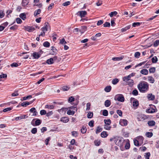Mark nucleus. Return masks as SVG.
Wrapping results in <instances>:
<instances>
[{"label": "nucleus", "mask_w": 159, "mask_h": 159, "mask_svg": "<svg viewBox=\"0 0 159 159\" xmlns=\"http://www.w3.org/2000/svg\"><path fill=\"white\" fill-rule=\"evenodd\" d=\"M157 58L156 56H154L152 59V61L153 63H156L157 61Z\"/></svg>", "instance_id": "43"}, {"label": "nucleus", "mask_w": 159, "mask_h": 159, "mask_svg": "<svg viewBox=\"0 0 159 159\" xmlns=\"http://www.w3.org/2000/svg\"><path fill=\"white\" fill-rule=\"evenodd\" d=\"M60 120L64 123H67L69 121V119L67 117H63Z\"/></svg>", "instance_id": "20"}, {"label": "nucleus", "mask_w": 159, "mask_h": 159, "mask_svg": "<svg viewBox=\"0 0 159 159\" xmlns=\"http://www.w3.org/2000/svg\"><path fill=\"white\" fill-rule=\"evenodd\" d=\"M140 55V53L139 52H136L134 54V57L137 58H139Z\"/></svg>", "instance_id": "60"}, {"label": "nucleus", "mask_w": 159, "mask_h": 159, "mask_svg": "<svg viewBox=\"0 0 159 159\" xmlns=\"http://www.w3.org/2000/svg\"><path fill=\"white\" fill-rule=\"evenodd\" d=\"M11 67H17L19 66L18 64L16 62H14L11 64Z\"/></svg>", "instance_id": "58"}, {"label": "nucleus", "mask_w": 159, "mask_h": 159, "mask_svg": "<svg viewBox=\"0 0 159 159\" xmlns=\"http://www.w3.org/2000/svg\"><path fill=\"white\" fill-rule=\"evenodd\" d=\"M111 104V101L108 100H106L105 102V106L106 107H109L110 106Z\"/></svg>", "instance_id": "27"}, {"label": "nucleus", "mask_w": 159, "mask_h": 159, "mask_svg": "<svg viewBox=\"0 0 159 159\" xmlns=\"http://www.w3.org/2000/svg\"><path fill=\"white\" fill-rule=\"evenodd\" d=\"M132 93L134 95L136 96L138 95V92L137 89H135L132 91Z\"/></svg>", "instance_id": "50"}, {"label": "nucleus", "mask_w": 159, "mask_h": 159, "mask_svg": "<svg viewBox=\"0 0 159 159\" xmlns=\"http://www.w3.org/2000/svg\"><path fill=\"white\" fill-rule=\"evenodd\" d=\"M54 107V106L53 105H47L45 106V108L49 109H52Z\"/></svg>", "instance_id": "46"}, {"label": "nucleus", "mask_w": 159, "mask_h": 159, "mask_svg": "<svg viewBox=\"0 0 159 159\" xmlns=\"http://www.w3.org/2000/svg\"><path fill=\"white\" fill-rule=\"evenodd\" d=\"M102 130V128H101L100 126H98L97 127V129H96V134H98V133L100 132Z\"/></svg>", "instance_id": "39"}, {"label": "nucleus", "mask_w": 159, "mask_h": 159, "mask_svg": "<svg viewBox=\"0 0 159 159\" xmlns=\"http://www.w3.org/2000/svg\"><path fill=\"white\" fill-rule=\"evenodd\" d=\"M37 132V129L36 128H34L31 130V132L33 134H35Z\"/></svg>", "instance_id": "61"}, {"label": "nucleus", "mask_w": 159, "mask_h": 159, "mask_svg": "<svg viewBox=\"0 0 159 159\" xmlns=\"http://www.w3.org/2000/svg\"><path fill=\"white\" fill-rule=\"evenodd\" d=\"M143 140V138L142 136H139L138 138V140L135 139L134 140V144L136 146L141 145Z\"/></svg>", "instance_id": "3"}, {"label": "nucleus", "mask_w": 159, "mask_h": 159, "mask_svg": "<svg viewBox=\"0 0 159 159\" xmlns=\"http://www.w3.org/2000/svg\"><path fill=\"white\" fill-rule=\"evenodd\" d=\"M41 12V10L40 9H38L35 10L34 12V16L36 17Z\"/></svg>", "instance_id": "24"}, {"label": "nucleus", "mask_w": 159, "mask_h": 159, "mask_svg": "<svg viewBox=\"0 0 159 159\" xmlns=\"http://www.w3.org/2000/svg\"><path fill=\"white\" fill-rule=\"evenodd\" d=\"M114 99L115 100H118L119 101L123 102L124 101L125 98L122 94H118L115 96Z\"/></svg>", "instance_id": "6"}, {"label": "nucleus", "mask_w": 159, "mask_h": 159, "mask_svg": "<svg viewBox=\"0 0 159 159\" xmlns=\"http://www.w3.org/2000/svg\"><path fill=\"white\" fill-rule=\"evenodd\" d=\"M155 122L154 120H151L148 122V124L149 126H153L155 125Z\"/></svg>", "instance_id": "22"}, {"label": "nucleus", "mask_w": 159, "mask_h": 159, "mask_svg": "<svg viewBox=\"0 0 159 159\" xmlns=\"http://www.w3.org/2000/svg\"><path fill=\"white\" fill-rule=\"evenodd\" d=\"M108 135V134H107V132L106 131H103L101 134V136L102 138H106Z\"/></svg>", "instance_id": "26"}, {"label": "nucleus", "mask_w": 159, "mask_h": 159, "mask_svg": "<svg viewBox=\"0 0 159 159\" xmlns=\"http://www.w3.org/2000/svg\"><path fill=\"white\" fill-rule=\"evenodd\" d=\"M104 21L102 20H98L97 23V25L98 26H99L102 24L103 23Z\"/></svg>", "instance_id": "63"}, {"label": "nucleus", "mask_w": 159, "mask_h": 159, "mask_svg": "<svg viewBox=\"0 0 159 159\" xmlns=\"http://www.w3.org/2000/svg\"><path fill=\"white\" fill-rule=\"evenodd\" d=\"M152 107H150V108L146 110V112L147 113H153L157 112V109L156 107L154 105H152Z\"/></svg>", "instance_id": "7"}, {"label": "nucleus", "mask_w": 159, "mask_h": 159, "mask_svg": "<svg viewBox=\"0 0 159 159\" xmlns=\"http://www.w3.org/2000/svg\"><path fill=\"white\" fill-rule=\"evenodd\" d=\"M123 80L126 82L127 84H128L129 86L132 87L133 86L134 84V81L133 80L131 79H129V80H125L124 79V77L123 78Z\"/></svg>", "instance_id": "8"}, {"label": "nucleus", "mask_w": 159, "mask_h": 159, "mask_svg": "<svg viewBox=\"0 0 159 159\" xmlns=\"http://www.w3.org/2000/svg\"><path fill=\"white\" fill-rule=\"evenodd\" d=\"M4 16L3 11L2 10H0V18H3Z\"/></svg>", "instance_id": "54"}, {"label": "nucleus", "mask_w": 159, "mask_h": 159, "mask_svg": "<svg viewBox=\"0 0 159 159\" xmlns=\"http://www.w3.org/2000/svg\"><path fill=\"white\" fill-rule=\"evenodd\" d=\"M135 74L136 73H132L129 75L126 76H124L123 77H124V79L125 80H126L127 79L129 80V79H131V77L134 76Z\"/></svg>", "instance_id": "15"}, {"label": "nucleus", "mask_w": 159, "mask_h": 159, "mask_svg": "<svg viewBox=\"0 0 159 159\" xmlns=\"http://www.w3.org/2000/svg\"><path fill=\"white\" fill-rule=\"evenodd\" d=\"M138 88L140 92L144 93L148 90L149 85L147 82L143 81L139 83L138 85Z\"/></svg>", "instance_id": "1"}, {"label": "nucleus", "mask_w": 159, "mask_h": 159, "mask_svg": "<svg viewBox=\"0 0 159 159\" xmlns=\"http://www.w3.org/2000/svg\"><path fill=\"white\" fill-rule=\"evenodd\" d=\"M34 99L33 101H30L29 102L27 101H26L25 102V104L26 107L27 106L31 104H32L33 102L34 101Z\"/></svg>", "instance_id": "59"}, {"label": "nucleus", "mask_w": 159, "mask_h": 159, "mask_svg": "<svg viewBox=\"0 0 159 159\" xmlns=\"http://www.w3.org/2000/svg\"><path fill=\"white\" fill-rule=\"evenodd\" d=\"M87 131V129L86 127L83 126L81 129V132L83 134L85 133Z\"/></svg>", "instance_id": "44"}, {"label": "nucleus", "mask_w": 159, "mask_h": 159, "mask_svg": "<svg viewBox=\"0 0 159 159\" xmlns=\"http://www.w3.org/2000/svg\"><path fill=\"white\" fill-rule=\"evenodd\" d=\"M18 28V26L16 25H14L10 27V30H15L17 29Z\"/></svg>", "instance_id": "47"}, {"label": "nucleus", "mask_w": 159, "mask_h": 159, "mask_svg": "<svg viewBox=\"0 0 159 159\" xmlns=\"http://www.w3.org/2000/svg\"><path fill=\"white\" fill-rule=\"evenodd\" d=\"M72 135L75 137H76L78 136V134L77 131H73L71 132Z\"/></svg>", "instance_id": "49"}, {"label": "nucleus", "mask_w": 159, "mask_h": 159, "mask_svg": "<svg viewBox=\"0 0 159 159\" xmlns=\"http://www.w3.org/2000/svg\"><path fill=\"white\" fill-rule=\"evenodd\" d=\"M29 3V2L27 0H23L22 2V5L23 6H25Z\"/></svg>", "instance_id": "41"}, {"label": "nucleus", "mask_w": 159, "mask_h": 159, "mask_svg": "<svg viewBox=\"0 0 159 159\" xmlns=\"http://www.w3.org/2000/svg\"><path fill=\"white\" fill-rule=\"evenodd\" d=\"M103 25L104 27H109L110 26V24L109 22H106Z\"/></svg>", "instance_id": "56"}, {"label": "nucleus", "mask_w": 159, "mask_h": 159, "mask_svg": "<svg viewBox=\"0 0 159 159\" xmlns=\"http://www.w3.org/2000/svg\"><path fill=\"white\" fill-rule=\"evenodd\" d=\"M43 45L44 47L46 48H48L50 46V43L46 41L43 43Z\"/></svg>", "instance_id": "36"}, {"label": "nucleus", "mask_w": 159, "mask_h": 159, "mask_svg": "<svg viewBox=\"0 0 159 159\" xmlns=\"http://www.w3.org/2000/svg\"><path fill=\"white\" fill-rule=\"evenodd\" d=\"M119 80L117 78L114 79L112 80V83L113 84L115 85L117 84L119 81Z\"/></svg>", "instance_id": "34"}, {"label": "nucleus", "mask_w": 159, "mask_h": 159, "mask_svg": "<svg viewBox=\"0 0 159 159\" xmlns=\"http://www.w3.org/2000/svg\"><path fill=\"white\" fill-rule=\"evenodd\" d=\"M131 27V26L130 25H128L124 28H122L121 30V31L122 32H124L126 31L127 30L130 29Z\"/></svg>", "instance_id": "32"}, {"label": "nucleus", "mask_w": 159, "mask_h": 159, "mask_svg": "<svg viewBox=\"0 0 159 159\" xmlns=\"http://www.w3.org/2000/svg\"><path fill=\"white\" fill-rule=\"evenodd\" d=\"M16 21L17 24H20L22 22L21 20L19 18H16Z\"/></svg>", "instance_id": "62"}, {"label": "nucleus", "mask_w": 159, "mask_h": 159, "mask_svg": "<svg viewBox=\"0 0 159 159\" xmlns=\"http://www.w3.org/2000/svg\"><path fill=\"white\" fill-rule=\"evenodd\" d=\"M149 72L150 73H154L156 70L155 68L154 67H152L150 68L149 69Z\"/></svg>", "instance_id": "45"}, {"label": "nucleus", "mask_w": 159, "mask_h": 159, "mask_svg": "<svg viewBox=\"0 0 159 159\" xmlns=\"http://www.w3.org/2000/svg\"><path fill=\"white\" fill-rule=\"evenodd\" d=\"M75 113V111H74L69 110L67 112V114L68 115H73Z\"/></svg>", "instance_id": "42"}, {"label": "nucleus", "mask_w": 159, "mask_h": 159, "mask_svg": "<svg viewBox=\"0 0 159 159\" xmlns=\"http://www.w3.org/2000/svg\"><path fill=\"white\" fill-rule=\"evenodd\" d=\"M36 28V27H33V26H25V30H26L28 31L29 32H32L34 31L35 30V28Z\"/></svg>", "instance_id": "10"}, {"label": "nucleus", "mask_w": 159, "mask_h": 159, "mask_svg": "<svg viewBox=\"0 0 159 159\" xmlns=\"http://www.w3.org/2000/svg\"><path fill=\"white\" fill-rule=\"evenodd\" d=\"M51 51H52L50 52V54L51 55H55L57 54V49L54 47H51Z\"/></svg>", "instance_id": "11"}, {"label": "nucleus", "mask_w": 159, "mask_h": 159, "mask_svg": "<svg viewBox=\"0 0 159 159\" xmlns=\"http://www.w3.org/2000/svg\"><path fill=\"white\" fill-rule=\"evenodd\" d=\"M130 101L131 102H132L133 106L134 107V109H136L139 105L138 101L133 98H131Z\"/></svg>", "instance_id": "4"}, {"label": "nucleus", "mask_w": 159, "mask_h": 159, "mask_svg": "<svg viewBox=\"0 0 159 159\" xmlns=\"http://www.w3.org/2000/svg\"><path fill=\"white\" fill-rule=\"evenodd\" d=\"M93 112L89 111L88 112L87 115V117L88 118H91L93 117Z\"/></svg>", "instance_id": "37"}, {"label": "nucleus", "mask_w": 159, "mask_h": 159, "mask_svg": "<svg viewBox=\"0 0 159 159\" xmlns=\"http://www.w3.org/2000/svg\"><path fill=\"white\" fill-rule=\"evenodd\" d=\"M77 14L82 18L85 17V16L87 15V12L85 11H79Z\"/></svg>", "instance_id": "9"}, {"label": "nucleus", "mask_w": 159, "mask_h": 159, "mask_svg": "<svg viewBox=\"0 0 159 159\" xmlns=\"http://www.w3.org/2000/svg\"><path fill=\"white\" fill-rule=\"evenodd\" d=\"M33 56L35 59H38L40 57V55L39 52H35L33 53Z\"/></svg>", "instance_id": "17"}, {"label": "nucleus", "mask_w": 159, "mask_h": 159, "mask_svg": "<svg viewBox=\"0 0 159 159\" xmlns=\"http://www.w3.org/2000/svg\"><path fill=\"white\" fill-rule=\"evenodd\" d=\"M108 115V111L106 110H104L103 111L102 115L104 116H107Z\"/></svg>", "instance_id": "48"}, {"label": "nucleus", "mask_w": 159, "mask_h": 159, "mask_svg": "<svg viewBox=\"0 0 159 159\" xmlns=\"http://www.w3.org/2000/svg\"><path fill=\"white\" fill-rule=\"evenodd\" d=\"M152 132H147L146 133V136L148 138H151L153 136Z\"/></svg>", "instance_id": "40"}, {"label": "nucleus", "mask_w": 159, "mask_h": 159, "mask_svg": "<svg viewBox=\"0 0 159 159\" xmlns=\"http://www.w3.org/2000/svg\"><path fill=\"white\" fill-rule=\"evenodd\" d=\"M41 120L39 119H34L31 122V124L34 126L39 125L41 123Z\"/></svg>", "instance_id": "5"}, {"label": "nucleus", "mask_w": 159, "mask_h": 159, "mask_svg": "<svg viewBox=\"0 0 159 159\" xmlns=\"http://www.w3.org/2000/svg\"><path fill=\"white\" fill-rule=\"evenodd\" d=\"M147 98L149 100H153L155 98V96L152 93L148 94L147 96Z\"/></svg>", "instance_id": "16"}, {"label": "nucleus", "mask_w": 159, "mask_h": 159, "mask_svg": "<svg viewBox=\"0 0 159 159\" xmlns=\"http://www.w3.org/2000/svg\"><path fill=\"white\" fill-rule=\"evenodd\" d=\"M117 14V12L116 11H114L111 12L109 13V15L111 17H112L113 16H116Z\"/></svg>", "instance_id": "33"}, {"label": "nucleus", "mask_w": 159, "mask_h": 159, "mask_svg": "<svg viewBox=\"0 0 159 159\" xmlns=\"http://www.w3.org/2000/svg\"><path fill=\"white\" fill-rule=\"evenodd\" d=\"M140 72L142 74L147 75L148 74V71L146 69H143L140 71Z\"/></svg>", "instance_id": "19"}, {"label": "nucleus", "mask_w": 159, "mask_h": 159, "mask_svg": "<svg viewBox=\"0 0 159 159\" xmlns=\"http://www.w3.org/2000/svg\"><path fill=\"white\" fill-rule=\"evenodd\" d=\"M141 25V23L139 22H134L132 24V26L134 27H135L136 26H139Z\"/></svg>", "instance_id": "52"}, {"label": "nucleus", "mask_w": 159, "mask_h": 159, "mask_svg": "<svg viewBox=\"0 0 159 159\" xmlns=\"http://www.w3.org/2000/svg\"><path fill=\"white\" fill-rule=\"evenodd\" d=\"M70 4V1H67L65 2L62 4V5L64 6H67L69 5Z\"/></svg>", "instance_id": "64"}, {"label": "nucleus", "mask_w": 159, "mask_h": 159, "mask_svg": "<svg viewBox=\"0 0 159 159\" xmlns=\"http://www.w3.org/2000/svg\"><path fill=\"white\" fill-rule=\"evenodd\" d=\"M70 89V87L69 86H63L61 89V90H62L63 91H67L68 90Z\"/></svg>", "instance_id": "25"}, {"label": "nucleus", "mask_w": 159, "mask_h": 159, "mask_svg": "<svg viewBox=\"0 0 159 159\" xmlns=\"http://www.w3.org/2000/svg\"><path fill=\"white\" fill-rule=\"evenodd\" d=\"M12 109V108L11 107H7V108L4 109L3 110V111L4 112L8 111H10Z\"/></svg>", "instance_id": "57"}, {"label": "nucleus", "mask_w": 159, "mask_h": 159, "mask_svg": "<svg viewBox=\"0 0 159 159\" xmlns=\"http://www.w3.org/2000/svg\"><path fill=\"white\" fill-rule=\"evenodd\" d=\"M30 112L31 113H33V114L32 115V116H36L38 114V112L36 111V110L34 107L32 108L30 110Z\"/></svg>", "instance_id": "14"}, {"label": "nucleus", "mask_w": 159, "mask_h": 159, "mask_svg": "<svg viewBox=\"0 0 159 159\" xmlns=\"http://www.w3.org/2000/svg\"><path fill=\"white\" fill-rule=\"evenodd\" d=\"M111 86H106L105 89V91L107 92H109L111 90Z\"/></svg>", "instance_id": "29"}, {"label": "nucleus", "mask_w": 159, "mask_h": 159, "mask_svg": "<svg viewBox=\"0 0 159 159\" xmlns=\"http://www.w3.org/2000/svg\"><path fill=\"white\" fill-rule=\"evenodd\" d=\"M19 16L23 20H25L26 19V15L24 13L20 14L19 15Z\"/></svg>", "instance_id": "23"}, {"label": "nucleus", "mask_w": 159, "mask_h": 159, "mask_svg": "<svg viewBox=\"0 0 159 159\" xmlns=\"http://www.w3.org/2000/svg\"><path fill=\"white\" fill-rule=\"evenodd\" d=\"M148 80L151 83H153L155 81L154 79L151 76L148 77Z\"/></svg>", "instance_id": "30"}, {"label": "nucleus", "mask_w": 159, "mask_h": 159, "mask_svg": "<svg viewBox=\"0 0 159 159\" xmlns=\"http://www.w3.org/2000/svg\"><path fill=\"white\" fill-rule=\"evenodd\" d=\"M75 98L72 96L69 97L68 99V102L69 103H71L75 101Z\"/></svg>", "instance_id": "38"}, {"label": "nucleus", "mask_w": 159, "mask_h": 159, "mask_svg": "<svg viewBox=\"0 0 159 159\" xmlns=\"http://www.w3.org/2000/svg\"><path fill=\"white\" fill-rule=\"evenodd\" d=\"M151 154L150 152H148L145 153L144 155V157L146 159H149V157L150 156Z\"/></svg>", "instance_id": "31"}, {"label": "nucleus", "mask_w": 159, "mask_h": 159, "mask_svg": "<svg viewBox=\"0 0 159 159\" xmlns=\"http://www.w3.org/2000/svg\"><path fill=\"white\" fill-rule=\"evenodd\" d=\"M54 61L52 58H50L46 61V63L48 64H52L53 63Z\"/></svg>", "instance_id": "28"}, {"label": "nucleus", "mask_w": 159, "mask_h": 159, "mask_svg": "<svg viewBox=\"0 0 159 159\" xmlns=\"http://www.w3.org/2000/svg\"><path fill=\"white\" fill-rule=\"evenodd\" d=\"M104 122L105 125H110L111 123V120L109 119L104 120Z\"/></svg>", "instance_id": "35"}, {"label": "nucleus", "mask_w": 159, "mask_h": 159, "mask_svg": "<svg viewBox=\"0 0 159 159\" xmlns=\"http://www.w3.org/2000/svg\"><path fill=\"white\" fill-rule=\"evenodd\" d=\"M159 45V40H156L153 44V46L155 47Z\"/></svg>", "instance_id": "55"}, {"label": "nucleus", "mask_w": 159, "mask_h": 159, "mask_svg": "<svg viewBox=\"0 0 159 159\" xmlns=\"http://www.w3.org/2000/svg\"><path fill=\"white\" fill-rule=\"evenodd\" d=\"M7 77V75L6 74H3L0 75V81L2 78H5Z\"/></svg>", "instance_id": "53"}, {"label": "nucleus", "mask_w": 159, "mask_h": 159, "mask_svg": "<svg viewBox=\"0 0 159 159\" xmlns=\"http://www.w3.org/2000/svg\"><path fill=\"white\" fill-rule=\"evenodd\" d=\"M94 121L93 120H91L89 121V126H90L91 127H93L94 126Z\"/></svg>", "instance_id": "51"}, {"label": "nucleus", "mask_w": 159, "mask_h": 159, "mask_svg": "<svg viewBox=\"0 0 159 159\" xmlns=\"http://www.w3.org/2000/svg\"><path fill=\"white\" fill-rule=\"evenodd\" d=\"M28 117V116L26 115H22L20 116L16 117L15 119L16 120H20L22 119L26 118Z\"/></svg>", "instance_id": "18"}, {"label": "nucleus", "mask_w": 159, "mask_h": 159, "mask_svg": "<svg viewBox=\"0 0 159 159\" xmlns=\"http://www.w3.org/2000/svg\"><path fill=\"white\" fill-rule=\"evenodd\" d=\"M128 123V121L125 119H121L120 121V124L122 126L126 125Z\"/></svg>", "instance_id": "12"}, {"label": "nucleus", "mask_w": 159, "mask_h": 159, "mask_svg": "<svg viewBox=\"0 0 159 159\" xmlns=\"http://www.w3.org/2000/svg\"><path fill=\"white\" fill-rule=\"evenodd\" d=\"M111 141L114 140L116 144L121 147L123 146L124 140L123 138L120 136H116L111 138Z\"/></svg>", "instance_id": "2"}, {"label": "nucleus", "mask_w": 159, "mask_h": 159, "mask_svg": "<svg viewBox=\"0 0 159 159\" xmlns=\"http://www.w3.org/2000/svg\"><path fill=\"white\" fill-rule=\"evenodd\" d=\"M123 58V56H121L120 57H113L112 59L114 61H119L122 60Z\"/></svg>", "instance_id": "21"}, {"label": "nucleus", "mask_w": 159, "mask_h": 159, "mask_svg": "<svg viewBox=\"0 0 159 159\" xmlns=\"http://www.w3.org/2000/svg\"><path fill=\"white\" fill-rule=\"evenodd\" d=\"M49 27V24L48 22H46L44 26L41 29L42 31L46 32L48 30V29Z\"/></svg>", "instance_id": "13"}]
</instances>
